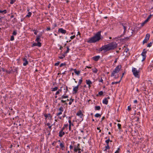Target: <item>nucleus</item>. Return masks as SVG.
I'll use <instances>...</instances> for the list:
<instances>
[{
	"instance_id": "nucleus-14",
	"label": "nucleus",
	"mask_w": 153,
	"mask_h": 153,
	"mask_svg": "<svg viewBox=\"0 0 153 153\" xmlns=\"http://www.w3.org/2000/svg\"><path fill=\"white\" fill-rule=\"evenodd\" d=\"M76 115L79 116L80 117H82L83 116V114H82L81 111H79L76 113Z\"/></svg>"
},
{
	"instance_id": "nucleus-21",
	"label": "nucleus",
	"mask_w": 153,
	"mask_h": 153,
	"mask_svg": "<svg viewBox=\"0 0 153 153\" xmlns=\"http://www.w3.org/2000/svg\"><path fill=\"white\" fill-rule=\"evenodd\" d=\"M92 71L93 72L95 73H96L97 71V70L96 68H94L93 69H92Z\"/></svg>"
},
{
	"instance_id": "nucleus-44",
	"label": "nucleus",
	"mask_w": 153,
	"mask_h": 153,
	"mask_svg": "<svg viewBox=\"0 0 153 153\" xmlns=\"http://www.w3.org/2000/svg\"><path fill=\"white\" fill-rule=\"evenodd\" d=\"M120 149L119 148H118L117 150L116 151L115 153H119V152Z\"/></svg>"
},
{
	"instance_id": "nucleus-19",
	"label": "nucleus",
	"mask_w": 153,
	"mask_h": 153,
	"mask_svg": "<svg viewBox=\"0 0 153 153\" xmlns=\"http://www.w3.org/2000/svg\"><path fill=\"white\" fill-rule=\"evenodd\" d=\"M64 143L63 142L60 143V146L61 148H62V150H63V148L64 147Z\"/></svg>"
},
{
	"instance_id": "nucleus-48",
	"label": "nucleus",
	"mask_w": 153,
	"mask_h": 153,
	"mask_svg": "<svg viewBox=\"0 0 153 153\" xmlns=\"http://www.w3.org/2000/svg\"><path fill=\"white\" fill-rule=\"evenodd\" d=\"M63 56H59V58L60 59H63L64 57H65V55L64 54L62 55Z\"/></svg>"
},
{
	"instance_id": "nucleus-17",
	"label": "nucleus",
	"mask_w": 153,
	"mask_h": 153,
	"mask_svg": "<svg viewBox=\"0 0 153 153\" xmlns=\"http://www.w3.org/2000/svg\"><path fill=\"white\" fill-rule=\"evenodd\" d=\"M74 71L75 73L77 75H79V74L80 72V71H77L76 69H74Z\"/></svg>"
},
{
	"instance_id": "nucleus-34",
	"label": "nucleus",
	"mask_w": 153,
	"mask_h": 153,
	"mask_svg": "<svg viewBox=\"0 0 153 153\" xmlns=\"http://www.w3.org/2000/svg\"><path fill=\"white\" fill-rule=\"evenodd\" d=\"M65 65H66V63H61L60 64V67H62V66Z\"/></svg>"
},
{
	"instance_id": "nucleus-60",
	"label": "nucleus",
	"mask_w": 153,
	"mask_h": 153,
	"mask_svg": "<svg viewBox=\"0 0 153 153\" xmlns=\"http://www.w3.org/2000/svg\"><path fill=\"white\" fill-rule=\"evenodd\" d=\"M68 122L69 123V125H71V120H69V121H68Z\"/></svg>"
},
{
	"instance_id": "nucleus-6",
	"label": "nucleus",
	"mask_w": 153,
	"mask_h": 153,
	"mask_svg": "<svg viewBox=\"0 0 153 153\" xmlns=\"http://www.w3.org/2000/svg\"><path fill=\"white\" fill-rule=\"evenodd\" d=\"M120 25H121L123 27L124 30L123 33L125 34L126 32L127 25V24L124 22L121 23Z\"/></svg>"
},
{
	"instance_id": "nucleus-57",
	"label": "nucleus",
	"mask_w": 153,
	"mask_h": 153,
	"mask_svg": "<svg viewBox=\"0 0 153 153\" xmlns=\"http://www.w3.org/2000/svg\"><path fill=\"white\" fill-rule=\"evenodd\" d=\"M59 91H57L56 93V95H57L58 94H59Z\"/></svg>"
},
{
	"instance_id": "nucleus-40",
	"label": "nucleus",
	"mask_w": 153,
	"mask_h": 153,
	"mask_svg": "<svg viewBox=\"0 0 153 153\" xmlns=\"http://www.w3.org/2000/svg\"><path fill=\"white\" fill-rule=\"evenodd\" d=\"M98 94L100 95H102L103 94V92L102 91H100L99 92Z\"/></svg>"
},
{
	"instance_id": "nucleus-33",
	"label": "nucleus",
	"mask_w": 153,
	"mask_h": 153,
	"mask_svg": "<svg viewBox=\"0 0 153 153\" xmlns=\"http://www.w3.org/2000/svg\"><path fill=\"white\" fill-rule=\"evenodd\" d=\"M58 89V88L57 87H55L53 88V90H52V91H55L56 90H57Z\"/></svg>"
},
{
	"instance_id": "nucleus-58",
	"label": "nucleus",
	"mask_w": 153,
	"mask_h": 153,
	"mask_svg": "<svg viewBox=\"0 0 153 153\" xmlns=\"http://www.w3.org/2000/svg\"><path fill=\"white\" fill-rule=\"evenodd\" d=\"M3 13H7V10H3Z\"/></svg>"
},
{
	"instance_id": "nucleus-51",
	"label": "nucleus",
	"mask_w": 153,
	"mask_h": 153,
	"mask_svg": "<svg viewBox=\"0 0 153 153\" xmlns=\"http://www.w3.org/2000/svg\"><path fill=\"white\" fill-rule=\"evenodd\" d=\"M132 35V34H131L130 36H129V37H126V38H125V39H126V40H128L129 39V37L131 36V35Z\"/></svg>"
},
{
	"instance_id": "nucleus-26",
	"label": "nucleus",
	"mask_w": 153,
	"mask_h": 153,
	"mask_svg": "<svg viewBox=\"0 0 153 153\" xmlns=\"http://www.w3.org/2000/svg\"><path fill=\"white\" fill-rule=\"evenodd\" d=\"M95 116L97 117H101V114L97 113L95 114Z\"/></svg>"
},
{
	"instance_id": "nucleus-50",
	"label": "nucleus",
	"mask_w": 153,
	"mask_h": 153,
	"mask_svg": "<svg viewBox=\"0 0 153 153\" xmlns=\"http://www.w3.org/2000/svg\"><path fill=\"white\" fill-rule=\"evenodd\" d=\"M128 111H130L131 110V108L130 106H128Z\"/></svg>"
},
{
	"instance_id": "nucleus-35",
	"label": "nucleus",
	"mask_w": 153,
	"mask_h": 153,
	"mask_svg": "<svg viewBox=\"0 0 153 153\" xmlns=\"http://www.w3.org/2000/svg\"><path fill=\"white\" fill-rule=\"evenodd\" d=\"M67 50L66 51L65 53H68L69 52V48L68 47V46L67 47Z\"/></svg>"
},
{
	"instance_id": "nucleus-56",
	"label": "nucleus",
	"mask_w": 153,
	"mask_h": 153,
	"mask_svg": "<svg viewBox=\"0 0 153 153\" xmlns=\"http://www.w3.org/2000/svg\"><path fill=\"white\" fill-rule=\"evenodd\" d=\"M17 70H18V68H16L15 69V71H13V72H16V73H17Z\"/></svg>"
},
{
	"instance_id": "nucleus-20",
	"label": "nucleus",
	"mask_w": 153,
	"mask_h": 153,
	"mask_svg": "<svg viewBox=\"0 0 153 153\" xmlns=\"http://www.w3.org/2000/svg\"><path fill=\"white\" fill-rule=\"evenodd\" d=\"M44 116L46 118L48 117H50L51 118L52 117V116H51V115L50 114H44Z\"/></svg>"
},
{
	"instance_id": "nucleus-18",
	"label": "nucleus",
	"mask_w": 153,
	"mask_h": 153,
	"mask_svg": "<svg viewBox=\"0 0 153 153\" xmlns=\"http://www.w3.org/2000/svg\"><path fill=\"white\" fill-rule=\"evenodd\" d=\"M108 100L107 98L104 99L103 100V103L106 105H107L108 103Z\"/></svg>"
},
{
	"instance_id": "nucleus-61",
	"label": "nucleus",
	"mask_w": 153,
	"mask_h": 153,
	"mask_svg": "<svg viewBox=\"0 0 153 153\" xmlns=\"http://www.w3.org/2000/svg\"><path fill=\"white\" fill-rule=\"evenodd\" d=\"M70 100V101H71L72 102H73L74 101V99H71V98Z\"/></svg>"
},
{
	"instance_id": "nucleus-53",
	"label": "nucleus",
	"mask_w": 153,
	"mask_h": 153,
	"mask_svg": "<svg viewBox=\"0 0 153 153\" xmlns=\"http://www.w3.org/2000/svg\"><path fill=\"white\" fill-rule=\"evenodd\" d=\"M105 147V148L107 149H109L110 148L109 145L108 144H107V146H106Z\"/></svg>"
},
{
	"instance_id": "nucleus-42",
	"label": "nucleus",
	"mask_w": 153,
	"mask_h": 153,
	"mask_svg": "<svg viewBox=\"0 0 153 153\" xmlns=\"http://www.w3.org/2000/svg\"><path fill=\"white\" fill-rule=\"evenodd\" d=\"M14 39V37L13 36H12L11 37L10 40L11 41H13Z\"/></svg>"
},
{
	"instance_id": "nucleus-29",
	"label": "nucleus",
	"mask_w": 153,
	"mask_h": 153,
	"mask_svg": "<svg viewBox=\"0 0 153 153\" xmlns=\"http://www.w3.org/2000/svg\"><path fill=\"white\" fill-rule=\"evenodd\" d=\"M109 141L112 142V141H111V140L110 141L109 140V139L108 138V139L106 140L105 141V142L107 143V144L108 145V143Z\"/></svg>"
},
{
	"instance_id": "nucleus-63",
	"label": "nucleus",
	"mask_w": 153,
	"mask_h": 153,
	"mask_svg": "<svg viewBox=\"0 0 153 153\" xmlns=\"http://www.w3.org/2000/svg\"><path fill=\"white\" fill-rule=\"evenodd\" d=\"M79 145H80V144H77V146L76 148H79Z\"/></svg>"
},
{
	"instance_id": "nucleus-3",
	"label": "nucleus",
	"mask_w": 153,
	"mask_h": 153,
	"mask_svg": "<svg viewBox=\"0 0 153 153\" xmlns=\"http://www.w3.org/2000/svg\"><path fill=\"white\" fill-rule=\"evenodd\" d=\"M121 68V66L120 65H118L117 66L114 70L112 72L111 76H116L115 74L116 73H118L120 71V69Z\"/></svg>"
},
{
	"instance_id": "nucleus-11",
	"label": "nucleus",
	"mask_w": 153,
	"mask_h": 153,
	"mask_svg": "<svg viewBox=\"0 0 153 153\" xmlns=\"http://www.w3.org/2000/svg\"><path fill=\"white\" fill-rule=\"evenodd\" d=\"M41 43L40 42H37V43H34L33 44V46H38L41 47Z\"/></svg>"
},
{
	"instance_id": "nucleus-55",
	"label": "nucleus",
	"mask_w": 153,
	"mask_h": 153,
	"mask_svg": "<svg viewBox=\"0 0 153 153\" xmlns=\"http://www.w3.org/2000/svg\"><path fill=\"white\" fill-rule=\"evenodd\" d=\"M66 101V100H61V102L62 103H65Z\"/></svg>"
},
{
	"instance_id": "nucleus-1",
	"label": "nucleus",
	"mask_w": 153,
	"mask_h": 153,
	"mask_svg": "<svg viewBox=\"0 0 153 153\" xmlns=\"http://www.w3.org/2000/svg\"><path fill=\"white\" fill-rule=\"evenodd\" d=\"M117 44L116 42H112L102 46L99 50L100 51H104L107 52L111 50H113L116 48L117 46Z\"/></svg>"
},
{
	"instance_id": "nucleus-46",
	"label": "nucleus",
	"mask_w": 153,
	"mask_h": 153,
	"mask_svg": "<svg viewBox=\"0 0 153 153\" xmlns=\"http://www.w3.org/2000/svg\"><path fill=\"white\" fill-rule=\"evenodd\" d=\"M62 114V112L60 111L59 112L56 114V116H58Z\"/></svg>"
},
{
	"instance_id": "nucleus-64",
	"label": "nucleus",
	"mask_w": 153,
	"mask_h": 153,
	"mask_svg": "<svg viewBox=\"0 0 153 153\" xmlns=\"http://www.w3.org/2000/svg\"><path fill=\"white\" fill-rule=\"evenodd\" d=\"M134 103H137V101L136 100H135L134 101Z\"/></svg>"
},
{
	"instance_id": "nucleus-16",
	"label": "nucleus",
	"mask_w": 153,
	"mask_h": 153,
	"mask_svg": "<svg viewBox=\"0 0 153 153\" xmlns=\"http://www.w3.org/2000/svg\"><path fill=\"white\" fill-rule=\"evenodd\" d=\"M65 134V132L62 131V130H61L59 132V137H61Z\"/></svg>"
},
{
	"instance_id": "nucleus-4",
	"label": "nucleus",
	"mask_w": 153,
	"mask_h": 153,
	"mask_svg": "<svg viewBox=\"0 0 153 153\" xmlns=\"http://www.w3.org/2000/svg\"><path fill=\"white\" fill-rule=\"evenodd\" d=\"M132 72L134 75L135 77L138 78H140V70H137L136 68H133L132 69Z\"/></svg>"
},
{
	"instance_id": "nucleus-25",
	"label": "nucleus",
	"mask_w": 153,
	"mask_h": 153,
	"mask_svg": "<svg viewBox=\"0 0 153 153\" xmlns=\"http://www.w3.org/2000/svg\"><path fill=\"white\" fill-rule=\"evenodd\" d=\"M153 43V42H151L150 43H149L147 45V47H151L152 46V45Z\"/></svg>"
},
{
	"instance_id": "nucleus-47",
	"label": "nucleus",
	"mask_w": 153,
	"mask_h": 153,
	"mask_svg": "<svg viewBox=\"0 0 153 153\" xmlns=\"http://www.w3.org/2000/svg\"><path fill=\"white\" fill-rule=\"evenodd\" d=\"M59 63H60V62H58L56 63L55 64V66H58L59 65Z\"/></svg>"
},
{
	"instance_id": "nucleus-54",
	"label": "nucleus",
	"mask_w": 153,
	"mask_h": 153,
	"mask_svg": "<svg viewBox=\"0 0 153 153\" xmlns=\"http://www.w3.org/2000/svg\"><path fill=\"white\" fill-rule=\"evenodd\" d=\"M75 37V35H73V36H71V37L70 38H71V39H74Z\"/></svg>"
},
{
	"instance_id": "nucleus-30",
	"label": "nucleus",
	"mask_w": 153,
	"mask_h": 153,
	"mask_svg": "<svg viewBox=\"0 0 153 153\" xmlns=\"http://www.w3.org/2000/svg\"><path fill=\"white\" fill-rule=\"evenodd\" d=\"M82 79H80L79 80V82L78 83V85H78V86H79V85H80L81 84V83L82 82Z\"/></svg>"
},
{
	"instance_id": "nucleus-62",
	"label": "nucleus",
	"mask_w": 153,
	"mask_h": 153,
	"mask_svg": "<svg viewBox=\"0 0 153 153\" xmlns=\"http://www.w3.org/2000/svg\"><path fill=\"white\" fill-rule=\"evenodd\" d=\"M73 147L72 146V145H70V149H73Z\"/></svg>"
},
{
	"instance_id": "nucleus-36",
	"label": "nucleus",
	"mask_w": 153,
	"mask_h": 153,
	"mask_svg": "<svg viewBox=\"0 0 153 153\" xmlns=\"http://www.w3.org/2000/svg\"><path fill=\"white\" fill-rule=\"evenodd\" d=\"M117 126H118V128L119 129H120L121 128V125L119 123H118L117 124Z\"/></svg>"
},
{
	"instance_id": "nucleus-7",
	"label": "nucleus",
	"mask_w": 153,
	"mask_h": 153,
	"mask_svg": "<svg viewBox=\"0 0 153 153\" xmlns=\"http://www.w3.org/2000/svg\"><path fill=\"white\" fill-rule=\"evenodd\" d=\"M42 33L40 34L39 35L36 36V39L35 41L37 42H40L41 41L40 38L42 36Z\"/></svg>"
},
{
	"instance_id": "nucleus-32",
	"label": "nucleus",
	"mask_w": 153,
	"mask_h": 153,
	"mask_svg": "<svg viewBox=\"0 0 153 153\" xmlns=\"http://www.w3.org/2000/svg\"><path fill=\"white\" fill-rule=\"evenodd\" d=\"M150 5L152 6V8H153V0H151L150 2Z\"/></svg>"
},
{
	"instance_id": "nucleus-27",
	"label": "nucleus",
	"mask_w": 153,
	"mask_h": 153,
	"mask_svg": "<svg viewBox=\"0 0 153 153\" xmlns=\"http://www.w3.org/2000/svg\"><path fill=\"white\" fill-rule=\"evenodd\" d=\"M32 13L30 12H29L28 13V14L26 15V17H30L31 16Z\"/></svg>"
},
{
	"instance_id": "nucleus-8",
	"label": "nucleus",
	"mask_w": 153,
	"mask_h": 153,
	"mask_svg": "<svg viewBox=\"0 0 153 153\" xmlns=\"http://www.w3.org/2000/svg\"><path fill=\"white\" fill-rule=\"evenodd\" d=\"M78 88H79V86H78V85H77V86L73 88V91H74V92L73 93V94H75L77 93V92L78 90Z\"/></svg>"
},
{
	"instance_id": "nucleus-45",
	"label": "nucleus",
	"mask_w": 153,
	"mask_h": 153,
	"mask_svg": "<svg viewBox=\"0 0 153 153\" xmlns=\"http://www.w3.org/2000/svg\"><path fill=\"white\" fill-rule=\"evenodd\" d=\"M99 81L100 82H103V80L102 79V78H101V79H99Z\"/></svg>"
},
{
	"instance_id": "nucleus-24",
	"label": "nucleus",
	"mask_w": 153,
	"mask_h": 153,
	"mask_svg": "<svg viewBox=\"0 0 153 153\" xmlns=\"http://www.w3.org/2000/svg\"><path fill=\"white\" fill-rule=\"evenodd\" d=\"M59 110L62 112L63 111V108L62 107H60L59 109Z\"/></svg>"
},
{
	"instance_id": "nucleus-43",
	"label": "nucleus",
	"mask_w": 153,
	"mask_h": 153,
	"mask_svg": "<svg viewBox=\"0 0 153 153\" xmlns=\"http://www.w3.org/2000/svg\"><path fill=\"white\" fill-rule=\"evenodd\" d=\"M142 52L143 53H146H146H147V51H146V49H144L143 50V52Z\"/></svg>"
},
{
	"instance_id": "nucleus-52",
	"label": "nucleus",
	"mask_w": 153,
	"mask_h": 153,
	"mask_svg": "<svg viewBox=\"0 0 153 153\" xmlns=\"http://www.w3.org/2000/svg\"><path fill=\"white\" fill-rule=\"evenodd\" d=\"M74 151L75 152H77L78 151L77 148L76 147H74Z\"/></svg>"
},
{
	"instance_id": "nucleus-10",
	"label": "nucleus",
	"mask_w": 153,
	"mask_h": 153,
	"mask_svg": "<svg viewBox=\"0 0 153 153\" xmlns=\"http://www.w3.org/2000/svg\"><path fill=\"white\" fill-rule=\"evenodd\" d=\"M58 32L63 34H65L66 33L65 30L63 29L62 28H60L59 29Z\"/></svg>"
},
{
	"instance_id": "nucleus-15",
	"label": "nucleus",
	"mask_w": 153,
	"mask_h": 153,
	"mask_svg": "<svg viewBox=\"0 0 153 153\" xmlns=\"http://www.w3.org/2000/svg\"><path fill=\"white\" fill-rule=\"evenodd\" d=\"M141 55L143 56V59L142 60V61H143L146 59V53H143L142 52Z\"/></svg>"
},
{
	"instance_id": "nucleus-2",
	"label": "nucleus",
	"mask_w": 153,
	"mask_h": 153,
	"mask_svg": "<svg viewBox=\"0 0 153 153\" xmlns=\"http://www.w3.org/2000/svg\"><path fill=\"white\" fill-rule=\"evenodd\" d=\"M101 31L97 32L94 36L90 38L87 42L89 43H95L101 39Z\"/></svg>"
},
{
	"instance_id": "nucleus-9",
	"label": "nucleus",
	"mask_w": 153,
	"mask_h": 153,
	"mask_svg": "<svg viewBox=\"0 0 153 153\" xmlns=\"http://www.w3.org/2000/svg\"><path fill=\"white\" fill-rule=\"evenodd\" d=\"M23 61L24 62L23 64L24 66H26L28 64V62L25 58L24 57L23 59Z\"/></svg>"
},
{
	"instance_id": "nucleus-49",
	"label": "nucleus",
	"mask_w": 153,
	"mask_h": 153,
	"mask_svg": "<svg viewBox=\"0 0 153 153\" xmlns=\"http://www.w3.org/2000/svg\"><path fill=\"white\" fill-rule=\"evenodd\" d=\"M33 31H35L34 32V34L35 35H36L37 34V33L38 32V31L36 30H34Z\"/></svg>"
},
{
	"instance_id": "nucleus-28",
	"label": "nucleus",
	"mask_w": 153,
	"mask_h": 153,
	"mask_svg": "<svg viewBox=\"0 0 153 153\" xmlns=\"http://www.w3.org/2000/svg\"><path fill=\"white\" fill-rule=\"evenodd\" d=\"M120 81H121V79L118 82H112L111 83V84L112 85H113L114 84H118V83H119L120 82Z\"/></svg>"
},
{
	"instance_id": "nucleus-5",
	"label": "nucleus",
	"mask_w": 153,
	"mask_h": 153,
	"mask_svg": "<svg viewBox=\"0 0 153 153\" xmlns=\"http://www.w3.org/2000/svg\"><path fill=\"white\" fill-rule=\"evenodd\" d=\"M149 37L150 34L149 33L147 34L146 35L145 39L143 41V44H144L145 43H146L148 41L149 39Z\"/></svg>"
},
{
	"instance_id": "nucleus-12",
	"label": "nucleus",
	"mask_w": 153,
	"mask_h": 153,
	"mask_svg": "<svg viewBox=\"0 0 153 153\" xmlns=\"http://www.w3.org/2000/svg\"><path fill=\"white\" fill-rule=\"evenodd\" d=\"M86 82L87 85H88L89 88L91 87V85L92 84V82L90 80H86Z\"/></svg>"
},
{
	"instance_id": "nucleus-23",
	"label": "nucleus",
	"mask_w": 153,
	"mask_h": 153,
	"mask_svg": "<svg viewBox=\"0 0 153 153\" xmlns=\"http://www.w3.org/2000/svg\"><path fill=\"white\" fill-rule=\"evenodd\" d=\"M95 109L96 110H99L100 109V106H96L95 107Z\"/></svg>"
},
{
	"instance_id": "nucleus-39",
	"label": "nucleus",
	"mask_w": 153,
	"mask_h": 153,
	"mask_svg": "<svg viewBox=\"0 0 153 153\" xmlns=\"http://www.w3.org/2000/svg\"><path fill=\"white\" fill-rule=\"evenodd\" d=\"M15 1V0H11L10 1V4H13Z\"/></svg>"
},
{
	"instance_id": "nucleus-38",
	"label": "nucleus",
	"mask_w": 153,
	"mask_h": 153,
	"mask_svg": "<svg viewBox=\"0 0 153 153\" xmlns=\"http://www.w3.org/2000/svg\"><path fill=\"white\" fill-rule=\"evenodd\" d=\"M50 123H48L47 124V126H48V127L49 128H51L52 126H50Z\"/></svg>"
},
{
	"instance_id": "nucleus-31",
	"label": "nucleus",
	"mask_w": 153,
	"mask_h": 153,
	"mask_svg": "<svg viewBox=\"0 0 153 153\" xmlns=\"http://www.w3.org/2000/svg\"><path fill=\"white\" fill-rule=\"evenodd\" d=\"M152 16V15L150 14V15L148 17L147 19H146V20H147V21H148L149 19L151 18V16Z\"/></svg>"
},
{
	"instance_id": "nucleus-59",
	"label": "nucleus",
	"mask_w": 153,
	"mask_h": 153,
	"mask_svg": "<svg viewBox=\"0 0 153 153\" xmlns=\"http://www.w3.org/2000/svg\"><path fill=\"white\" fill-rule=\"evenodd\" d=\"M51 30V28L50 27H48L46 29L48 31Z\"/></svg>"
},
{
	"instance_id": "nucleus-41",
	"label": "nucleus",
	"mask_w": 153,
	"mask_h": 153,
	"mask_svg": "<svg viewBox=\"0 0 153 153\" xmlns=\"http://www.w3.org/2000/svg\"><path fill=\"white\" fill-rule=\"evenodd\" d=\"M16 34H17L16 31V30L13 31V34L14 35H16Z\"/></svg>"
},
{
	"instance_id": "nucleus-37",
	"label": "nucleus",
	"mask_w": 153,
	"mask_h": 153,
	"mask_svg": "<svg viewBox=\"0 0 153 153\" xmlns=\"http://www.w3.org/2000/svg\"><path fill=\"white\" fill-rule=\"evenodd\" d=\"M68 97L67 96L63 95L62 96V99H64V98H68Z\"/></svg>"
},
{
	"instance_id": "nucleus-13",
	"label": "nucleus",
	"mask_w": 153,
	"mask_h": 153,
	"mask_svg": "<svg viewBox=\"0 0 153 153\" xmlns=\"http://www.w3.org/2000/svg\"><path fill=\"white\" fill-rule=\"evenodd\" d=\"M100 57V56H97L93 57V59L95 61H97L99 59Z\"/></svg>"
},
{
	"instance_id": "nucleus-22",
	"label": "nucleus",
	"mask_w": 153,
	"mask_h": 153,
	"mask_svg": "<svg viewBox=\"0 0 153 153\" xmlns=\"http://www.w3.org/2000/svg\"><path fill=\"white\" fill-rule=\"evenodd\" d=\"M148 21H147L146 19L143 22V23H141V26H143L145 24H146Z\"/></svg>"
}]
</instances>
